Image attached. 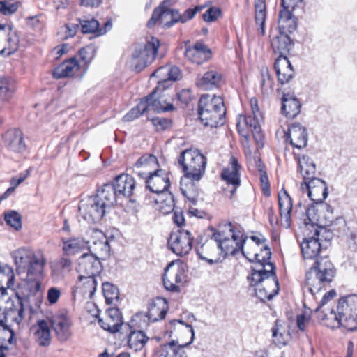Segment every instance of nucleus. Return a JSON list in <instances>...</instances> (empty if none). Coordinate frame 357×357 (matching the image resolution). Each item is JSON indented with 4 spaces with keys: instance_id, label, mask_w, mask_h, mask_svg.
<instances>
[{
    "instance_id": "nucleus-1",
    "label": "nucleus",
    "mask_w": 357,
    "mask_h": 357,
    "mask_svg": "<svg viewBox=\"0 0 357 357\" xmlns=\"http://www.w3.org/2000/svg\"><path fill=\"white\" fill-rule=\"evenodd\" d=\"M301 249L305 263L307 260L313 261L306 271L305 288L314 296L332 282L335 275V268L327 257H319L321 245L314 235L302 241Z\"/></svg>"
},
{
    "instance_id": "nucleus-2",
    "label": "nucleus",
    "mask_w": 357,
    "mask_h": 357,
    "mask_svg": "<svg viewBox=\"0 0 357 357\" xmlns=\"http://www.w3.org/2000/svg\"><path fill=\"white\" fill-rule=\"evenodd\" d=\"M16 266V272L27 283H32L33 291L40 288L45 260L43 256H36L28 248H21L12 252Z\"/></svg>"
},
{
    "instance_id": "nucleus-3",
    "label": "nucleus",
    "mask_w": 357,
    "mask_h": 357,
    "mask_svg": "<svg viewBox=\"0 0 357 357\" xmlns=\"http://www.w3.org/2000/svg\"><path fill=\"white\" fill-rule=\"evenodd\" d=\"M324 324L331 328L342 326L349 331L357 329V294H351L339 299L335 309L321 314Z\"/></svg>"
},
{
    "instance_id": "nucleus-4",
    "label": "nucleus",
    "mask_w": 357,
    "mask_h": 357,
    "mask_svg": "<svg viewBox=\"0 0 357 357\" xmlns=\"http://www.w3.org/2000/svg\"><path fill=\"white\" fill-rule=\"evenodd\" d=\"M112 189L105 192L99 190L96 196L82 199L79 205V215L89 223L100 221L106 213L114 206Z\"/></svg>"
},
{
    "instance_id": "nucleus-5",
    "label": "nucleus",
    "mask_w": 357,
    "mask_h": 357,
    "mask_svg": "<svg viewBox=\"0 0 357 357\" xmlns=\"http://www.w3.org/2000/svg\"><path fill=\"white\" fill-rule=\"evenodd\" d=\"M198 114L204 126L217 128L225 122L226 109L220 96L202 95L199 101Z\"/></svg>"
},
{
    "instance_id": "nucleus-6",
    "label": "nucleus",
    "mask_w": 357,
    "mask_h": 357,
    "mask_svg": "<svg viewBox=\"0 0 357 357\" xmlns=\"http://www.w3.org/2000/svg\"><path fill=\"white\" fill-rule=\"evenodd\" d=\"M270 271L252 268V273L248 279L250 284L255 287L256 296L262 302L272 299L279 291L278 281L274 272L273 264H268Z\"/></svg>"
},
{
    "instance_id": "nucleus-7",
    "label": "nucleus",
    "mask_w": 357,
    "mask_h": 357,
    "mask_svg": "<svg viewBox=\"0 0 357 357\" xmlns=\"http://www.w3.org/2000/svg\"><path fill=\"white\" fill-rule=\"evenodd\" d=\"M295 213L301 218L306 216L304 218L305 225L330 226L335 219L331 206L326 203L312 205L307 208L301 203H298L296 206Z\"/></svg>"
},
{
    "instance_id": "nucleus-8",
    "label": "nucleus",
    "mask_w": 357,
    "mask_h": 357,
    "mask_svg": "<svg viewBox=\"0 0 357 357\" xmlns=\"http://www.w3.org/2000/svg\"><path fill=\"white\" fill-rule=\"evenodd\" d=\"M178 163L182 167L184 177L199 181L205 172L206 158L197 150L186 149L180 155Z\"/></svg>"
},
{
    "instance_id": "nucleus-9",
    "label": "nucleus",
    "mask_w": 357,
    "mask_h": 357,
    "mask_svg": "<svg viewBox=\"0 0 357 357\" xmlns=\"http://www.w3.org/2000/svg\"><path fill=\"white\" fill-rule=\"evenodd\" d=\"M229 231L231 238L225 236L222 231L213 232L212 239L217 243L216 246L218 250L223 252L225 255H234L239 250H241L243 255L249 261H252L248 256L250 252H245L243 250V245L246 242L247 237L240 231L238 233L234 232L231 224L229 225Z\"/></svg>"
},
{
    "instance_id": "nucleus-10",
    "label": "nucleus",
    "mask_w": 357,
    "mask_h": 357,
    "mask_svg": "<svg viewBox=\"0 0 357 357\" xmlns=\"http://www.w3.org/2000/svg\"><path fill=\"white\" fill-rule=\"evenodd\" d=\"M257 115L250 114L239 115L236 126L239 134L245 139H248L249 130H250L257 147L262 148L264 146V135L261 132V123L263 116L261 114H257Z\"/></svg>"
},
{
    "instance_id": "nucleus-11",
    "label": "nucleus",
    "mask_w": 357,
    "mask_h": 357,
    "mask_svg": "<svg viewBox=\"0 0 357 357\" xmlns=\"http://www.w3.org/2000/svg\"><path fill=\"white\" fill-rule=\"evenodd\" d=\"M186 278L183 266L179 263L172 261L165 269L164 287L168 291L178 292L186 282Z\"/></svg>"
},
{
    "instance_id": "nucleus-12",
    "label": "nucleus",
    "mask_w": 357,
    "mask_h": 357,
    "mask_svg": "<svg viewBox=\"0 0 357 357\" xmlns=\"http://www.w3.org/2000/svg\"><path fill=\"white\" fill-rule=\"evenodd\" d=\"M159 47V40L152 38L144 45L136 48L132 54V64L137 71L142 70L155 58Z\"/></svg>"
},
{
    "instance_id": "nucleus-13",
    "label": "nucleus",
    "mask_w": 357,
    "mask_h": 357,
    "mask_svg": "<svg viewBox=\"0 0 357 357\" xmlns=\"http://www.w3.org/2000/svg\"><path fill=\"white\" fill-rule=\"evenodd\" d=\"M135 188L134 178L128 174H121L116 177L112 184H105L101 188L105 192L108 188L113 194L112 204L114 205L118 199L129 197L133 194Z\"/></svg>"
},
{
    "instance_id": "nucleus-14",
    "label": "nucleus",
    "mask_w": 357,
    "mask_h": 357,
    "mask_svg": "<svg viewBox=\"0 0 357 357\" xmlns=\"http://www.w3.org/2000/svg\"><path fill=\"white\" fill-rule=\"evenodd\" d=\"M194 237L188 230L172 232L168 238L169 249L178 256L188 255L192 248Z\"/></svg>"
},
{
    "instance_id": "nucleus-15",
    "label": "nucleus",
    "mask_w": 357,
    "mask_h": 357,
    "mask_svg": "<svg viewBox=\"0 0 357 357\" xmlns=\"http://www.w3.org/2000/svg\"><path fill=\"white\" fill-rule=\"evenodd\" d=\"M240 169L241 165L238 160L235 157L231 156L228 167L225 168L221 173L222 180L228 185L225 191L229 193L227 194V196H228L229 199H231L234 196L236 189L241 185Z\"/></svg>"
},
{
    "instance_id": "nucleus-16",
    "label": "nucleus",
    "mask_w": 357,
    "mask_h": 357,
    "mask_svg": "<svg viewBox=\"0 0 357 357\" xmlns=\"http://www.w3.org/2000/svg\"><path fill=\"white\" fill-rule=\"evenodd\" d=\"M301 190L307 195L315 204V205L323 203V201L328 196V189L325 181L313 177L301 184Z\"/></svg>"
},
{
    "instance_id": "nucleus-17",
    "label": "nucleus",
    "mask_w": 357,
    "mask_h": 357,
    "mask_svg": "<svg viewBox=\"0 0 357 357\" xmlns=\"http://www.w3.org/2000/svg\"><path fill=\"white\" fill-rule=\"evenodd\" d=\"M170 333H174L177 337V347L183 350V348L190 344L195 338V331L191 325L185 324L181 320H172L169 324Z\"/></svg>"
},
{
    "instance_id": "nucleus-18",
    "label": "nucleus",
    "mask_w": 357,
    "mask_h": 357,
    "mask_svg": "<svg viewBox=\"0 0 357 357\" xmlns=\"http://www.w3.org/2000/svg\"><path fill=\"white\" fill-rule=\"evenodd\" d=\"M19 47V38L9 24H0V55L9 56Z\"/></svg>"
},
{
    "instance_id": "nucleus-19",
    "label": "nucleus",
    "mask_w": 357,
    "mask_h": 357,
    "mask_svg": "<svg viewBox=\"0 0 357 357\" xmlns=\"http://www.w3.org/2000/svg\"><path fill=\"white\" fill-rule=\"evenodd\" d=\"M79 276H100L102 270V266L100 259L94 255L84 253L78 261L77 268Z\"/></svg>"
},
{
    "instance_id": "nucleus-20",
    "label": "nucleus",
    "mask_w": 357,
    "mask_h": 357,
    "mask_svg": "<svg viewBox=\"0 0 357 357\" xmlns=\"http://www.w3.org/2000/svg\"><path fill=\"white\" fill-rule=\"evenodd\" d=\"M4 146L9 151L22 153L26 149L23 132L16 128L7 130L2 137Z\"/></svg>"
},
{
    "instance_id": "nucleus-21",
    "label": "nucleus",
    "mask_w": 357,
    "mask_h": 357,
    "mask_svg": "<svg viewBox=\"0 0 357 357\" xmlns=\"http://www.w3.org/2000/svg\"><path fill=\"white\" fill-rule=\"evenodd\" d=\"M90 255L98 258H105L109 256L110 246L108 240L104 233L101 231L95 230L93 231L91 239L86 242Z\"/></svg>"
},
{
    "instance_id": "nucleus-22",
    "label": "nucleus",
    "mask_w": 357,
    "mask_h": 357,
    "mask_svg": "<svg viewBox=\"0 0 357 357\" xmlns=\"http://www.w3.org/2000/svg\"><path fill=\"white\" fill-rule=\"evenodd\" d=\"M146 187L151 192L160 195L167 192L170 185L169 174L162 169H156L144 178Z\"/></svg>"
},
{
    "instance_id": "nucleus-23",
    "label": "nucleus",
    "mask_w": 357,
    "mask_h": 357,
    "mask_svg": "<svg viewBox=\"0 0 357 357\" xmlns=\"http://www.w3.org/2000/svg\"><path fill=\"white\" fill-rule=\"evenodd\" d=\"M50 323L58 340L66 342L70 339L71 331V321L64 312H59L50 319Z\"/></svg>"
},
{
    "instance_id": "nucleus-24",
    "label": "nucleus",
    "mask_w": 357,
    "mask_h": 357,
    "mask_svg": "<svg viewBox=\"0 0 357 357\" xmlns=\"http://www.w3.org/2000/svg\"><path fill=\"white\" fill-rule=\"evenodd\" d=\"M185 56L192 63L202 64L207 61L211 56V52L206 45L202 43H196L190 45V41L185 43Z\"/></svg>"
},
{
    "instance_id": "nucleus-25",
    "label": "nucleus",
    "mask_w": 357,
    "mask_h": 357,
    "mask_svg": "<svg viewBox=\"0 0 357 357\" xmlns=\"http://www.w3.org/2000/svg\"><path fill=\"white\" fill-rule=\"evenodd\" d=\"M284 137L294 147L299 149L305 147L307 143V130L300 123L291 124L284 132Z\"/></svg>"
},
{
    "instance_id": "nucleus-26",
    "label": "nucleus",
    "mask_w": 357,
    "mask_h": 357,
    "mask_svg": "<svg viewBox=\"0 0 357 357\" xmlns=\"http://www.w3.org/2000/svg\"><path fill=\"white\" fill-rule=\"evenodd\" d=\"M98 323L105 331L112 333L119 331L123 323L119 310L115 307L108 309L104 318H98Z\"/></svg>"
},
{
    "instance_id": "nucleus-27",
    "label": "nucleus",
    "mask_w": 357,
    "mask_h": 357,
    "mask_svg": "<svg viewBox=\"0 0 357 357\" xmlns=\"http://www.w3.org/2000/svg\"><path fill=\"white\" fill-rule=\"evenodd\" d=\"M162 90L155 88L151 94L142 98L143 100H147L149 102L148 109H151L154 112L160 113L172 111L174 109L173 104L167 102L165 95L160 94V92Z\"/></svg>"
},
{
    "instance_id": "nucleus-28",
    "label": "nucleus",
    "mask_w": 357,
    "mask_h": 357,
    "mask_svg": "<svg viewBox=\"0 0 357 357\" xmlns=\"http://www.w3.org/2000/svg\"><path fill=\"white\" fill-rule=\"evenodd\" d=\"M274 68L281 84L288 83L294 77V70L287 56H278L275 59Z\"/></svg>"
},
{
    "instance_id": "nucleus-29",
    "label": "nucleus",
    "mask_w": 357,
    "mask_h": 357,
    "mask_svg": "<svg viewBox=\"0 0 357 357\" xmlns=\"http://www.w3.org/2000/svg\"><path fill=\"white\" fill-rule=\"evenodd\" d=\"M271 46L275 54L284 57L287 56L294 47V43L288 33L281 31L271 39Z\"/></svg>"
},
{
    "instance_id": "nucleus-30",
    "label": "nucleus",
    "mask_w": 357,
    "mask_h": 357,
    "mask_svg": "<svg viewBox=\"0 0 357 357\" xmlns=\"http://www.w3.org/2000/svg\"><path fill=\"white\" fill-rule=\"evenodd\" d=\"M222 82V74L215 69L206 71L202 76L198 77L196 80L197 86L204 90L218 88Z\"/></svg>"
},
{
    "instance_id": "nucleus-31",
    "label": "nucleus",
    "mask_w": 357,
    "mask_h": 357,
    "mask_svg": "<svg viewBox=\"0 0 357 357\" xmlns=\"http://www.w3.org/2000/svg\"><path fill=\"white\" fill-rule=\"evenodd\" d=\"M158 166V160L153 155H144L138 159L134 167L136 174L139 177L146 178L148 175L155 171Z\"/></svg>"
},
{
    "instance_id": "nucleus-32",
    "label": "nucleus",
    "mask_w": 357,
    "mask_h": 357,
    "mask_svg": "<svg viewBox=\"0 0 357 357\" xmlns=\"http://www.w3.org/2000/svg\"><path fill=\"white\" fill-rule=\"evenodd\" d=\"M278 204L282 225L289 228L291 225V212L292 210V200L286 190L278 194Z\"/></svg>"
},
{
    "instance_id": "nucleus-33",
    "label": "nucleus",
    "mask_w": 357,
    "mask_h": 357,
    "mask_svg": "<svg viewBox=\"0 0 357 357\" xmlns=\"http://www.w3.org/2000/svg\"><path fill=\"white\" fill-rule=\"evenodd\" d=\"M31 331L39 345L46 347L50 344L51 333L50 326L45 320L38 321L36 324L32 326Z\"/></svg>"
},
{
    "instance_id": "nucleus-34",
    "label": "nucleus",
    "mask_w": 357,
    "mask_h": 357,
    "mask_svg": "<svg viewBox=\"0 0 357 357\" xmlns=\"http://www.w3.org/2000/svg\"><path fill=\"white\" fill-rule=\"evenodd\" d=\"M79 70L82 71V67L77 57H72L56 67L53 72V76L56 79L72 77Z\"/></svg>"
},
{
    "instance_id": "nucleus-35",
    "label": "nucleus",
    "mask_w": 357,
    "mask_h": 357,
    "mask_svg": "<svg viewBox=\"0 0 357 357\" xmlns=\"http://www.w3.org/2000/svg\"><path fill=\"white\" fill-rule=\"evenodd\" d=\"M167 309V301L163 298H158L149 305V310L146 314L150 321L155 322L165 317Z\"/></svg>"
},
{
    "instance_id": "nucleus-36",
    "label": "nucleus",
    "mask_w": 357,
    "mask_h": 357,
    "mask_svg": "<svg viewBox=\"0 0 357 357\" xmlns=\"http://www.w3.org/2000/svg\"><path fill=\"white\" fill-rule=\"evenodd\" d=\"M197 182V181L192 180L191 178L184 176L181 178L180 182L182 194L192 205H196L199 194Z\"/></svg>"
},
{
    "instance_id": "nucleus-37",
    "label": "nucleus",
    "mask_w": 357,
    "mask_h": 357,
    "mask_svg": "<svg viewBox=\"0 0 357 357\" xmlns=\"http://www.w3.org/2000/svg\"><path fill=\"white\" fill-rule=\"evenodd\" d=\"M298 162V171L303 176V181L314 177L316 172V165L314 162L307 155H303L300 157L294 154Z\"/></svg>"
},
{
    "instance_id": "nucleus-38",
    "label": "nucleus",
    "mask_w": 357,
    "mask_h": 357,
    "mask_svg": "<svg viewBox=\"0 0 357 357\" xmlns=\"http://www.w3.org/2000/svg\"><path fill=\"white\" fill-rule=\"evenodd\" d=\"M301 107V103L294 96L289 93L283 94L282 111L287 117H296L300 113Z\"/></svg>"
},
{
    "instance_id": "nucleus-39",
    "label": "nucleus",
    "mask_w": 357,
    "mask_h": 357,
    "mask_svg": "<svg viewBox=\"0 0 357 357\" xmlns=\"http://www.w3.org/2000/svg\"><path fill=\"white\" fill-rule=\"evenodd\" d=\"M98 278V276H79V280L76 284L77 290H79L84 296L91 298L96 292Z\"/></svg>"
},
{
    "instance_id": "nucleus-40",
    "label": "nucleus",
    "mask_w": 357,
    "mask_h": 357,
    "mask_svg": "<svg viewBox=\"0 0 357 357\" xmlns=\"http://www.w3.org/2000/svg\"><path fill=\"white\" fill-rule=\"evenodd\" d=\"M216 245L211 242H206L201 247L196 249V252L199 257L206 261L209 264H218L221 261L220 257H215L214 252H218Z\"/></svg>"
},
{
    "instance_id": "nucleus-41",
    "label": "nucleus",
    "mask_w": 357,
    "mask_h": 357,
    "mask_svg": "<svg viewBox=\"0 0 357 357\" xmlns=\"http://www.w3.org/2000/svg\"><path fill=\"white\" fill-rule=\"evenodd\" d=\"M157 209L162 214H169L174 210L175 203L173 195L169 192L160 194L155 200Z\"/></svg>"
},
{
    "instance_id": "nucleus-42",
    "label": "nucleus",
    "mask_w": 357,
    "mask_h": 357,
    "mask_svg": "<svg viewBox=\"0 0 357 357\" xmlns=\"http://www.w3.org/2000/svg\"><path fill=\"white\" fill-rule=\"evenodd\" d=\"M250 254L248 255L250 256ZM271 256V252L270 249L266 246H264L263 248H261L260 253L255 252L253 255V258L249 257L252 262L255 261V265L252 268H256L257 269H261L263 271H270V268L268 267V264H273L272 263L268 261L270 259Z\"/></svg>"
},
{
    "instance_id": "nucleus-43",
    "label": "nucleus",
    "mask_w": 357,
    "mask_h": 357,
    "mask_svg": "<svg viewBox=\"0 0 357 357\" xmlns=\"http://www.w3.org/2000/svg\"><path fill=\"white\" fill-rule=\"evenodd\" d=\"M87 246V243L79 238L63 239L62 250L66 255H73L81 252Z\"/></svg>"
},
{
    "instance_id": "nucleus-44",
    "label": "nucleus",
    "mask_w": 357,
    "mask_h": 357,
    "mask_svg": "<svg viewBox=\"0 0 357 357\" xmlns=\"http://www.w3.org/2000/svg\"><path fill=\"white\" fill-rule=\"evenodd\" d=\"M155 357H186L185 351L177 347L174 340L161 345L157 350Z\"/></svg>"
},
{
    "instance_id": "nucleus-45",
    "label": "nucleus",
    "mask_w": 357,
    "mask_h": 357,
    "mask_svg": "<svg viewBox=\"0 0 357 357\" xmlns=\"http://www.w3.org/2000/svg\"><path fill=\"white\" fill-rule=\"evenodd\" d=\"M16 89V84L13 79L0 77V100L1 101H9L13 97Z\"/></svg>"
},
{
    "instance_id": "nucleus-46",
    "label": "nucleus",
    "mask_w": 357,
    "mask_h": 357,
    "mask_svg": "<svg viewBox=\"0 0 357 357\" xmlns=\"http://www.w3.org/2000/svg\"><path fill=\"white\" fill-rule=\"evenodd\" d=\"M96 50L93 45H86L81 48L74 57H77L83 73L86 72L89 63L95 56Z\"/></svg>"
},
{
    "instance_id": "nucleus-47",
    "label": "nucleus",
    "mask_w": 357,
    "mask_h": 357,
    "mask_svg": "<svg viewBox=\"0 0 357 357\" xmlns=\"http://www.w3.org/2000/svg\"><path fill=\"white\" fill-rule=\"evenodd\" d=\"M172 9L158 8L153 13L151 18L148 21L149 27L153 26L156 23L166 28L165 23L171 20Z\"/></svg>"
},
{
    "instance_id": "nucleus-48",
    "label": "nucleus",
    "mask_w": 357,
    "mask_h": 357,
    "mask_svg": "<svg viewBox=\"0 0 357 357\" xmlns=\"http://www.w3.org/2000/svg\"><path fill=\"white\" fill-rule=\"evenodd\" d=\"M255 23L259 26V31L262 36L265 35V22L266 16V0H255Z\"/></svg>"
},
{
    "instance_id": "nucleus-49",
    "label": "nucleus",
    "mask_w": 357,
    "mask_h": 357,
    "mask_svg": "<svg viewBox=\"0 0 357 357\" xmlns=\"http://www.w3.org/2000/svg\"><path fill=\"white\" fill-rule=\"evenodd\" d=\"M149 337L142 330L132 331L128 337L129 347L135 351L144 348Z\"/></svg>"
},
{
    "instance_id": "nucleus-50",
    "label": "nucleus",
    "mask_w": 357,
    "mask_h": 357,
    "mask_svg": "<svg viewBox=\"0 0 357 357\" xmlns=\"http://www.w3.org/2000/svg\"><path fill=\"white\" fill-rule=\"evenodd\" d=\"M272 336L273 342L278 347H282L286 345L289 341L290 333L280 324L279 321H277L274 328L272 329Z\"/></svg>"
},
{
    "instance_id": "nucleus-51",
    "label": "nucleus",
    "mask_w": 357,
    "mask_h": 357,
    "mask_svg": "<svg viewBox=\"0 0 357 357\" xmlns=\"http://www.w3.org/2000/svg\"><path fill=\"white\" fill-rule=\"evenodd\" d=\"M337 296V293L335 290H331L326 293L319 303L317 306L314 310V312L317 314V317L324 322V319L321 317V314H324V312H328V310H331L333 307L329 308L327 307L326 305L328 303L331 301L335 296Z\"/></svg>"
},
{
    "instance_id": "nucleus-52",
    "label": "nucleus",
    "mask_w": 357,
    "mask_h": 357,
    "mask_svg": "<svg viewBox=\"0 0 357 357\" xmlns=\"http://www.w3.org/2000/svg\"><path fill=\"white\" fill-rule=\"evenodd\" d=\"M261 89L263 93L268 94L273 90L274 79L271 77L267 67L261 68Z\"/></svg>"
},
{
    "instance_id": "nucleus-53",
    "label": "nucleus",
    "mask_w": 357,
    "mask_h": 357,
    "mask_svg": "<svg viewBox=\"0 0 357 357\" xmlns=\"http://www.w3.org/2000/svg\"><path fill=\"white\" fill-rule=\"evenodd\" d=\"M149 109L147 100L142 99L140 102L130 109L123 118V121H131L143 114Z\"/></svg>"
},
{
    "instance_id": "nucleus-54",
    "label": "nucleus",
    "mask_w": 357,
    "mask_h": 357,
    "mask_svg": "<svg viewBox=\"0 0 357 357\" xmlns=\"http://www.w3.org/2000/svg\"><path fill=\"white\" fill-rule=\"evenodd\" d=\"M72 268V261L67 258H61L54 261L52 266L54 274L59 276H63L70 271Z\"/></svg>"
},
{
    "instance_id": "nucleus-55",
    "label": "nucleus",
    "mask_w": 357,
    "mask_h": 357,
    "mask_svg": "<svg viewBox=\"0 0 357 357\" xmlns=\"http://www.w3.org/2000/svg\"><path fill=\"white\" fill-rule=\"evenodd\" d=\"M167 72V66H164L160 67L151 74V78L155 77L159 79L157 82L158 86L155 87L158 89H165L168 87Z\"/></svg>"
},
{
    "instance_id": "nucleus-56",
    "label": "nucleus",
    "mask_w": 357,
    "mask_h": 357,
    "mask_svg": "<svg viewBox=\"0 0 357 357\" xmlns=\"http://www.w3.org/2000/svg\"><path fill=\"white\" fill-rule=\"evenodd\" d=\"M102 288L107 303H112L114 300L119 298V290L112 284L104 282L102 284Z\"/></svg>"
},
{
    "instance_id": "nucleus-57",
    "label": "nucleus",
    "mask_w": 357,
    "mask_h": 357,
    "mask_svg": "<svg viewBox=\"0 0 357 357\" xmlns=\"http://www.w3.org/2000/svg\"><path fill=\"white\" fill-rule=\"evenodd\" d=\"M20 3L13 0L0 1V13L4 15H11L19 8Z\"/></svg>"
},
{
    "instance_id": "nucleus-58",
    "label": "nucleus",
    "mask_w": 357,
    "mask_h": 357,
    "mask_svg": "<svg viewBox=\"0 0 357 357\" xmlns=\"http://www.w3.org/2000/svg\"><path fill=\"white\" fill-rule=\"evenodd\" d=\"M151 322L148 319V316L146 313L139 312L134 315L130 321V327H135L140 329L145 328L148 326L149 323Z\"/></svg>"
},
{
    "instance_id": "nucleus-59",
    "label": "nucleus",
    "mask_w": 357,
    "mask_h": 357,
    "mask_svg": "<svg viewBox=\"0 0 357 357\" xmlns=\"http://www.w3.org/2000/svg\"><path fill=\"white\" fill-rule=\"evenodd\" d=\"M82 31L84 33H98L99 22L95 19L80 20Z\"/></svg>"
},
{
    "instance_id": "nucleus-60",
    "label": "nucleus",
    "mask_w": 357,
    "mask_h": 357,
    "mask_svg": "<svg viewBox=\"0 0 357 357\" xmlns=\"http://www.w3.org/2000/svg\"><path fill=\"white\" fill-rule=\"evenodd\" d=\"M4 220L10 227L18 230L22 227L21 216L18 213L11 211L4 215Z\"/></svg>"
},
{
    "instance_id": "nucleus-61",
    "label": "nucleus",
    "mask_w": 357,
    "mask_h": 357,
    "mask_svg": "<svg viewBox=\"0 0 357 357\" xmlns=\"http://www.w3.org/2000/svg\"><path fill=\"white\" fill-rule=\"evenodd\" d=\"M79 25L73 23L66 24L60 28L59 34L63 39H68L75 36Z\"/></svg>"
},
{
    "instance_id": "nucleus-62",
    "label": "nucleus",
    "mask_w": 357,
    "mask_h": 357,
    "mask_svg": "<svg viewBox=\"0 0 357 357\" xmlns=\"http://www.w3.org/2000/svg\"><path fill=\"white\" fill-rule=\"evenodd\" d=\"M221 15V10L217 7L209 8L204 14L203 20L207 22L215 21Z\"/></svg>"
},
{
    "instance_id": "nucleus-63",
    "label": "nucleus",
    "mask_w": 357,
    "mask_h": 357,
    "mask_svg": "<svg viewBox=\"0 0 357 357\" xmlns=\"http://www.w3.org/2000/svg\"><path fill=\"white\" fill-rule=\"evenodd\" d=\"M327 226H318L315 229L314 236L319 239V241L325 240L330 241L333 238V234L327 229Z\"/></svg>"
},
{
    "instance_id": "nucleus-64",
    "label": "nucleus",
    "mask_w": 357,
    "mask_h": 357,
    "mask_svg": "<svg viewBox=\"0 0 357 357\" xmlns=\"http://www.w3.org/2000/svg\"><path fill=\"white\" fill-rule=\"evenodd\" d=\"M279 24V32H284V33H292L296 29V23L294 18H291L287 21L283 22Z\"/></svg>"
}]
</instances>
